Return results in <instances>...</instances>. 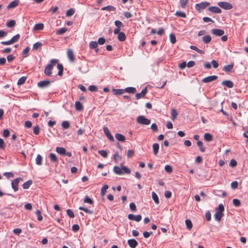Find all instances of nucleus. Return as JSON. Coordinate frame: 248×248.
<instances>
[{
    "label": "nucleus",
    "instance_id": "1",
    "mask_svg": "<svg viewBox=\"0 0 248 248\" xmlns=\"http://www.w3.org/2000/svg\"><path fill=\"white\" fill-rule=\"evenodd\" d=\"M57 65L59 70L58 75L62 76L63 73V66L62 64L58 63V60L57 59H52L50 63L48 64L45 68L44 73L46 76H50L51 75L52 70L54 66Z\"/></svg>",
    "mask_w": 248,
    "mask_h": 248
},
{
    "label": "nucleus",
    "instance_id": "2",
    "mask_svg": "<svg viewBox=\"0 0 248 248\" xmlns=\"http://www.w3.org/2000/svg\"><path fill=\"white\" fill-rule=\"evenodd\" d=\"M113 171L118 175H122L124 173L130 174L131 172L130 170L124 166H122L121 167L115 166L113 167Z\"/></svg>",
    "mask_w": 248,
    "mask_h": 248
},
{
    "label": "nucleus",
    "instance_id": "3",
    "mask_svg": "<svg viewBox=\"0 0 248 248\" xmlns=\"http://www.w3.org/2000/svg\"><path fill=\"white\" fill-rule=\"evenodd\" d=\"M20 38V35L17 34L13 36L10 40L7 41H2L1 44L3 45H10L17 42Z\"/></svg>",
    "mask_w": 248,
    "mask_h": 248
},
{
    "label": "nucleus",
    "instance_id": "4",
    "mask_svg": "<svg viewBox=\"0 0 248 248\" xmlns=\"http://www.w3.org/2000/svg\"><path fill=\"white\" fill-rule=\"evenodd\" d=\"M137 123L145 125H148L150 124L151 121L149 119L145 118L144 116H139L137 119Z\"/></svg>",
    "mask_w": 248,
    "mask_h": 248
},
{
    "label": "nucleus",
    "instance_id": "5",
    "mask_svg": "<svg viewBox=\"0 0 248 248\" xmlns=\"http://www.w3.org/2000/svg\"><path fill=\"white\" fill-rule=\"evenodd\" d=\"M210 5V3L208 2H202L195 5V9L199 12L202 10L205 9Z\"/></svg>",
    "mask_w": 248,
    "mask_h": 248
},
{
    "label": "nucleus",
    "instance_id": "6",
    "mask_svg": "<svg viewBox=\"0 0 248 248\" xmlns=\"http://www.w3.org/2000/svg\"><path fill=\"white\" fill-rule=\"evenodd\" d=\"M217 5L225 10H230L232 8V4L227 2H219Z\"/></svg>",
    "mask_w": 248,
    "mask_h": 248
},
{
    "label": "nucleus",
    "instance_id": "7",
    "mask_svg": "<svg viewBox=\"0 0 248 248\" xmlns=\"http://www.w3.org/2000/svg\"><path fill=\"white\" fill-rule=\"evenodd\" d=\"M20 181H23V179L21 178H17L12 182V187L15 191L18 190V186Z\"/></svg>",
    "mask_w": 248,
    "mask_h": 248
},
{
    "label": "nucleus",
    "instance_id": "8",
    "mask_svg": "<svg viewBox=\"0 0 248 248\" xmlns=\"http://www.w3.org/2000/svg\"><path fill=\"white\" fill-rule=\"evenodd\" d=\"M211 32L213 34L217 36H221L224 34V30L218 29H212Z\"/></svg>",
    "mask_w": 248,
    "mask_h": 248
},
{
    "label": "nucleus",
    "instance_id": "9",
    "mask_svg": "<svg viewBox=\"0 0 248 248\" xmlns=\"http://www.w3.org/2000/svg\"><path fill=\"white\" fill-rule=\"evenodd\" d=\"M51 82L49 80L40 81L37 83L38 86L40 88H45L48 87Z\"/></svg>",
    "mask_w": 248,
    "mask_h": 248
},
{
    "label": "nucleus",
    "instance_id": "10",
    "mask_svg": "<svg viewBox=\"0 0 248 248\" xmlns=\"http://www.w3.org/2000/svg\"><path fill=\"white\" fill-rule=\"evenodd\" d=\"M103 130H104V132L105 134L107 137V138L108 139V140L111 141H114V138L111 135L108 128L106 126H104Z\"/></svg>",
    "mask_w": 248,
    "mask_h": 248
},
{
    "label": "nucleus",
    "instance_id": "11",
    "mask_svg": "<svg viewBox=\"0 0 248 248\" xmlns=\"http://www.w3.org/2000/svg\"><path fill=\"white\" fill-rule=\"evenodd\" d=\"M217 78V76H210L203 78L202 80V81L203 83H208L214 81L216 80Z\"/></svg>",
    "mask_w": 248,
    "mask_h": 248
},
{
    "label": "nucleus",
    "instance_id": "12",
    "mask_svg": "<svg viewBox=\"0 0 248 248\" xmlns=\"http://www.w3.org/2000/svg\"><path fill=\"white\" fill-rule=\"evenodd\" d=\"M128 218L129 220H135L137 222H139L141 220V216L140 215L135 216L133 214H129L128 215Z\"/></svg>",
    "mask_w": 248,
    "mask_h": 248
},
{
    "label": "nucleus",
    "instance_id": "13",
    "mask_svg": "<svg viewBox=\"0 0 248 248\" xmlns=\"http://www.w3.org/2000/svg\"><path fill=\"white\" fill-rule=\"evenodd\" d=\"M147 93V88L145 87L142 90L141 93H138L136 94L135 96H136V99H139L140 98L144 97Z\"/></svg>",
    "mask_w": 248,
    "mask_h": 248
},
{
    "label": "nucleus",
    "instance_id": "14",
    "mask_svg": "<svg viewBox=\"0 0 248 248\" xmlns=\"http://www.w3.org/2000/svg\"><path fill=\"white\" fill-rule=\"evenodd\" d=\"M127 244L131 248H135L138 245V242L135 239H129Z\"/></svg>",
    "mask_w": 248,
    "mask_h": 248
},
{
    "label": "nucleus",
    "instance_id": "15",
    "mask_svg": "<svg viewBox=\"0 0 248 248\" xmlns=\"http://www.w3.org/2000/svg\"><path fill=\"white\" fill-rule=\"evenodd\" d=\"M42 46V43L41 42H37L33 45L32 49L35 51L40 50Z\"/></svg>",
    "mask_w": 248,
    "mask_h": 248
},
{
    "label": "nucleus",
    "instance_id": "16",
    "mask_svg": "<svg viewBox=\"0 0 248 248\" xmlns=\"http://www.w3.org/2000/svg\"><path fill=\"white\" fill-rule=\"evenodd\" d=\"M234 64L232 63L230 64L225 65L223 68V70L226 72H231L232 71Z\"/></svg>",
    "mask_w": 248,
    "mask_h": 248
},
{
    "label": "nucleus",
    "instance_id": "17",
    "mask_svg": "<svg viewBox=\"0 0 248 248\" xmlns=\"http://www.w3.org/2000/svg\"><path fill=\"white\" fill-rule=\"evenodd\" d=\"M18 4H19V0H15L11 2L8 4V5L7 6V9H10L14 8L16 7L17 6H18Z\"/></svg>",
    "mask_w": 248,
    "mask_h": 248
},
{
    "label": "nucleus",
    "instance_id": "18",
    "mask_svg": "<svg viewBox=\"0 0 248 248\" xmlns=\"http://www.w3.org/2000/svg\"><path fill=\"white\" fill-rule=\"evenodd\" d=\"M67 54L69 60L72 62H74L75 58L72 50L68 49L67 52Z\"/></svg>",
    "mask_w": 248,
    "mask_h": 248
},
{
    "label": "nucleus",
    "instance_id": "19",
    "mask_svg": "<svg viewBox=\"0 0 248 248\" xmlns=\"http://www.w3.org/2000/svg\"><path fill=\"white\" fill-rule=\"evenodd\" d=\"M209 11L217 14H220L221 13V10L220 8L217 6H212L208 8Z\"/></svg>",
    "mask_w": 248,
    "mask_h": 248
},
{
    "label": "nucleus",
    "instance_id": "20",
    "mask_svg": "<svg viewBox=\"0 0 248 248\" xmlns=\"http://www.w3.org/2000/svg\"><path fill=\"white\" fill-rule=\"evenodd\" d=\"M221 84L229 88H232L234 86L233 83L231 80H224L222 82Z\"/></svg>",
    "mask_w": 248,
    "mask_h": 248
},
{
    "label": "nucleus",
    "instance_id": "21",
    "mask_svg": "<svg viewBox=\"0 0 248 248\" xmlns=\"http://www.w3.org/2000/svg\"><path fill=\"white\" fill-rule=\"evenodd\" d=\"M223 213L217 211H216V213L214 215L215 219L217 221H220L222 217L223 216Z\"/></svg>",
    "mask_w": 248,
    "mask_h": 248
},
{
    "label": "nucleus",
    "instance_id": "22",
    "mask_svg": "<svg viewBox=\"0 0 248 248\" xmlns=\"http://www.w3.org/2000/svg\"><path fill=\"white\" fill-rule=\"evenodd\" d=\"M117 38L120 41H124L126 39L125 34L124 32H121L118 34Z\"/></svg>",
    "mask_w": 248,
    "mask_h": 248
},
{
    "label": "nucleus",
    "instance_id": "23",
    "mask_svg": "<svg viewBox=\"0 0 248 248\" xmlns=\"http://www.w3.org/2000/svg\"><path fill=\"white\" fill-rule=\"evenodd\" d=\"M56 151L58 154L61 155H65V154H66V150L63 147H57L56 149Z\"/></svg>",
    "mask_w": 248,
    "mask_h": 248
},
{
    "label": "nucleus",
    "instance_id": "24",
    "mask_svg": "<svg viewBox=\"0 0 248 248\" xmlns=\"http://www.w3.org/2000/svg\"><path fill=\"white\" fill-rule=\"evenodd\" d=\"M44 27V24L43 23H38L35 25L33 30L34 31L42 30H43Z\"/></svg>",
    "mask_w": 248,
    "mask_h": 248
},
{
    "label": "nucleus",
    "instance_id": "25",
    "mask_svg": "<svg viewBox=\"0 0 248 248\" xmlns=\"http://www.w3.org/2000/svg\"><path fill=\"white\" fill-rule=\"evenodd\" d=\"M115 138L118 141L124 142L125 140V137L119 133H117L115 134Z\"/></svg>",
    "mask_w": 248,
    "mask_h": 248
},
{
    "label": "nucleus",
    "instance_id": "26",
    "mask_svg": "<svg viewBox=\"0 0 248 248\" xmlns=\"http://www.w3.org/2000/svg\"><path fill=\"white\" fill-rule=\"evenodd\" d=\"M159 145L158 143H155L153 144V152H154V154L155 155H156L157 154V153L158 152V150H159Z\"/></svg>",
    "mask_w": 248,
    "mask_h": 248
},
{
    "label": "nucleus",
    "instance_id": "27",
    "mask_svg": "<svg viewBox=\"0 0 248 248\" xmlns=\"http://www.w3.org/2000/svg\"><path fill=\"white\" fill-rule=\"evenodd\" d=\"M101 10L105 11L107 10L108 11H114L116 10V8L114 6H111V5H108L106 7H104L101 8Z\"/></svg>",
    "mask_w": 248,
    "mask_h": 248
},
{
    "label": "nucleus",
    "instance_id": "28",
    "mask_svg": "<svg viewBox=\"0 0 248 248\" xmlns=\"http://www.w3.org/2000/svg\"><path fill=\"white\" fill-rule=\"evenodd\" d=\"M202 40L205 44H208L211 41V37L209 35H205L202 37Z\"/></svg>",
    "mask_w": 248,
    "mask_h": 248
},
{
    "label": "nucleus",
    "instance_id": "29",
    "mask_svg": "<svg viewBox=\"0 0 248 248\" xmlns=\"http://www.w3.org/2000/svg\"><path fill=\"white\" fill-rule=\"evenodd\" d=\"M152 198H153V200L155 202L156 204H159V200L158 197L157 195H156V194L154 191L152 192Z\"/></svg>",
    "mask_w": 248,
    "mask_h": 248
},
{
    "label": "nucleus",
    "instance_id": "30",
    "mask_svg": "<svg viewBox=\"0 0 248 248\" xmlns=\"http://www.w3.org/2000/svg\"><path fill=\"white\" fill-rule=\"evenodd\" d=\"M124 93L127 92L128 93H134L136 92V89L134 87H127L124 89Z\"/></svg>",
    "mask_w": 248,
    "mask_h": 248
},
{
    "label": "nucleus",
    "instance_id": "31",
    "mask_svg": "<svg viewBox=\"0 0 248 248\" xmlns=\"http://www.w3.org/2000/svg\"><path fill=\"white\" fill-rule=\"evenodd\" d=\"M78 209L80 210H82V211H84L86 213H87L88 214L92 215L93 214V211L92 210H90L87 208H85V207H84L82 206H80V207H79Z\"/></svg>",
    "mask_w": 248,
    "mask_h": 248
},
{
    "label": "nucleus",
    "instance_id": "32",
    "mask_svg": "<svg viewBox=\"0 0 248 248\" xmlns=\"http://www.w3.org/2000/svg\"><path fill=\"white\" fill-rule=\"evenodd\" d=\"M113 158L116 163H118L122 159L121 156L119 155L118 152L115 153L113 155Z\"/></svg>",
    "mask_w": 248,
    "mask_h": 248
},
{
    "label": "nucleus",
    "instance_id": "33",
    "mask_svg": "<svg viewBox=\"0 0 248 248\" xmlns=\"http://www.w3.org/2000/svg\"><path fill=\"white\" fill-rule=\"evenodd\" d=\"M16 22L15 20H11L6 23V26L8 28H12L16 25Z\"/></svg>",
    "mask_w": 248,
    "mask_h": 248
},
{
    "label": "nucleus",
    "instance_id": "34",
    "mask_svg": "<svg viewBox=\"0 0 248 248\" xmlns=\"http://www.w3.org/2000/svg\"><path fill=\"white\" fill-rule=\"evenodd\" d=\"M204 139L207 141H211L213 140V137L210 134L206 133L204 135Z\"/></svg>",
    "mask_w": 248,
    "mask_h": 248
},
{
    "label": "nucleus",
    "instance_id": "35",
    "mask_svg": "<svg viewBox=\"0 0 248 248\" xmlns=\"http://www.w3.org/2000/svg\"><path fill=\"white\" fill-rule=\"evenodd\" d=\"M36 164L38 165H41L42 163V157L41 155H38L36 159Z\"/></svg>",
    "mask_w": 248,
    "mask_h": 248
},
{
    "label": "nucleus",
    "instance_id": "36",
    "mask_svg": "<svg viewBox=\"0 0 248 248\" xmlns=\"http://www.w3.org/2000/svg\"><path fill=\"white\" fill-rule=\"evenodd\" d=\"M170 42L174 44L176 43V39L175 35L173 33H170L169 36Z\"/></svg>",
    "mask_w": 248,
    "mask_h": 248
},
{
    "label": "nucleus",
    "instance_id": "37",
    "mask_svg": "<svg viewBox=\"0 0 248 248\" xmlns=\"http://www.w3.org/2000/svg\"><path fill=\"white\" fill-rule=\"evenodd\" d=\"M97 46V43L96 41H91L89 43V47L91 49L96 48Z\"/></svg>",
    "mask_w": 248,
    "mask_h": 248
},
{
    "label": "nucleus",
    "instance_id": "38",
    "mask_svg": "<svg viewBox=\"0 0 248 248\" xmlns=\"http://www.w3.org/2000/svg\"><path fill=\"white\" fill-rule=\"evenodd\" d=\"M197 145L200 147V150L202 152H204L205 148L202 146L203 143L201 141H198L197 142Z\"/></svg>",
    "mask_w": 248,
    "mask_h": 248
},
{
    "label": "nucleus",
    "instance_id": "39",
    "mask_svg": "<svg viewBox=\"0 0 248 248\" xmlns=\"http://www.w3.org/2000/svg\"><path fill=\"white\" fill-rule=\"evenodd\" d=\"M75 12V10L74 8H70L66 12V16H71L74 14Z\"/></svg>",
    "mask_w": 248,
    "mask_h": 248
},
{
    "label": "nucleus",
    "instance_id": "40",
    "mask_svg": "<svg viewBox=\"0 0 248 248\" xmlns=\"http://www.w3.org/2000/svg\"><path fill=\"white\" fill-rule=\"evenodd\" d=\"M35 214L37 217L38 221H41L43 220V217L42 216L41 212L38 210L36 211Z\"/></svg>",
    "mask_w": 248,
    "mask_h": 248
},
{
    "label": "nucleus",
    "instance_id": "41",
    "mask_svg": "<svg viewBox=\"0 0 248 248\" xmlns=\"http://www.w3.org/2000/svg\"><path fill=\"white\" fill-rule=\"evenodd\" d=\"M178 113L176 109H172L171 112V119L174 121L177 117Z\"/></svg>",
    "mask_w": 248,
    "mask_h": 248
},
{
    "label": "nucleus",
    "instance_id": "42",
    "mask_svg": "<svg viewBox=\"0 0 248 248\" xmlns=\"http://www.w3.org/2000/svg\"><path fill=\"white\" fill-rule=\"evenodd\" d=\"M188 1V0H180V4L181 7L185 9L186 7V4Z\"/></svg>",
    "mask_w": 248,
    "mask_h": 248
},
{
    "label": "nucleus",
    "instance_id": "43",
    "mask_svg": "<svg viewBox=\"0 0 248 248\" xmlns=\"http://www.w3.org/2000/svg\"><path fill=\"white\" fill-rule=\"evenodd\" d=\"M113 92L116 95H120L124 93V89H114Z\"/></svg>",
    "mask_w": 248,
    "mask_h": 248
},
{
    "label": "nucleus",
    "instance_id": "44",
    "mask_svg": "<svg viewBox=\"0 0 248 248\" xmlns=\"http://www.w3.org/2000/svg\"><path fill=\"white\" fill-rule=\"evenodd\" d=\"M26 79H27V78L26 77H22L20 78L17 81V84L18 85H21L25 83Z\"/></svg>",
    "mask_w": 248,
    "mask_h": 248
},
{
    "label": "nucleus",
    "instance_id": "45",
    "mask_svg": "<svg viewBox=\"0 0 248 248\" xmlns=\"http://www.w3.org/2000/svg\"><path fill=\"white\" fill-rule=\"evenodd\" d=\"M98 153L103 157L107 158L108 156V152L105 150H99Z\"/></svg>",
    "mask_w": 248,
    "mask_h": 248
},
{
    "label": "nucleus",
    "instance_id": "46",
    "mask_svg": "<svg viewBox=\"0 0 248 248\" xmlns=\"http://www.w3.org/2000/svg\"><path fill=\"white\" fill-rule=\"evenodd\" d=\"M186 226L188 230H191L192 228V224L190 220L186 219Z\"/></svg>",
    "mask_w": 248,
    "mask_h": 248
},
{
    "label": "nucleus",
    "instance_id": "47",
    "mask_svg": "<svg viewBox=\"0 0 248 248\" xmlns=\"http://www.w3.org/2000/svg\"><path fill=\"white\" fill-rule=\"evenodd\" d=\"M49 157L51 161H52V162H54L57 161V157L55 154L53 153H50L49 154Z\"/></svg>",
    "mask_w": 248,
    "mask_h": 248
},
{
    "label": "nucleus",
    "instance_id": "48",
    "mask_svg": "<svg viewBox=\"0 0 248 248\" xmlns=\"http://www.w3.org/2000/svg\"><path fill=\"white\" fill-rule=\"evenodd\" d=\"M232 203L234 206L236 207H239L241 205V202L240 200L237 199H234L232 200Z\"/></svg>",
    "mask_w": 248,
    "mask_h": 248
},
{
    "label": "nucleus",
    "instance_id": "49",
    "mask_svg": "<svg viewBox=\"0 0 248 248\" xmlns=\"http://www.w3.org/2000/svg\"><path fill=\"white\" fill-rule=\"evenodd\" d=\"M108 185H105V186H104L102 187L101 190V195L102 196H104L105 195V194H106L107 190L108 189Z\"/></svg>",
    "mask_w": 248,
    "mask_h": 248
},
{
    "label": "nucleus",
    "instance_id": "50",
    "mask_svg": "<svg viewBox=\"0 0 248 248\" xmlns=\"http://www.w3.org/2000/svg\"><path fill=\"white\" fill-rule=\"evenodd\" d=\"M31 185V180H28V181H27L26 182L24 183L23 184L22 186L24 189H28L29 188Z\"/></svg>",
    "mask_w": 248,
    "mask_h": 248
},
{
    "label": "nucleus",
    "instance_id": "51",
    "mask_svg": "<svg viewBox=\"0 0 248 248\" xmlns=\"http://www.w3.org/2000/svg\"><path fill=\"white\" fill-rule=\"evenodd\" d=\"M175 15L178 17H181L183 18H185L186 17V14L181 11H176L175 13Z\"/></svg>",
    "mask_w": 248,
    "mask_h": 248
},
{
    "label": "nucleus",
    "instance_id": "52",
    "mask_svg": "<svg viewBox=\"0 0 248 248\" xmlns=\"http://www.w3.org/2000/svg\"><path fill=\"white\" fill-rule=\"evenodd\" d=\"M62 126L63 129H68L70 126V124L68 121H64L62 124Z\"/></svg>",
    "mask_w": 248,
    "mask_h": 248
},
{
    "label": "nucleus",
    "instance_id": "53",
    "mask_svg": "<svg viewBox=\"0 0 248 248\" xmlns=\"http://www.w3.org/2000/svg\"><path fill=\"white\" fill-rule=\"evenodd\" d=\"M84 202L89 203L90 204H93V202L90 198H89L88 196H86L85 197V199L84 200Z\"/></svg>",
    "mask_w": 248,
    "mask_h": 248
},
{
    "label": "nucleus",
    "instance_id": "54",
    "mask_svg": "<svg viewBox=\"0 0 248 248\" xmlns=\"http://www.w3.org/2000/svg\"><path fill=\"white\" fill-rule=\"evenodd\" d=\"M114 24L117 28H119L121 29V27H124V25H123V23L119 20L115 21Z\"/></svg>",
    "mask_w": 248,
    "mask_h": 248
},
{
    "label": "nucleus",
    "instance_id": "55",
    "mask_svg": "<svg viewBox=\"0 0 248 248\" xmlns=\"http://www.w3.org/2000/svg\"><path fill=\"white\" fill-rule=\"evenodd\" d=\"M66 28H62L57 31V34H63L67 31Z\"/></svg>",
    "mask_w": 248,
    "mask_h": 248
},
{
    "label": "nucleus",
    "instance_id": "56",
    "mask_svg": "<svg viewBox=\"0 0 248 248\" xmlns=\"http://www.w3.org/2000/svg\"><path fill=\"white\" fill-rule=\"evenodd\" d=\"M165 170L167 172L169 173H171L172 171V167L170 165H166L165 167Z\"/></svg>",
    "mask_w": 248,
    "mask_h": 248
},
{
    "label": "nucleus",
    "instance_id": "57",
    "mask_svg": "<svg viewBox=\"0 0 248 248\" xmlns=\"http://www.w3.org/2000/svg\"><path fill=\"white\" fill-rule=\"evenodd\" d=\"M3 175L7 178H13L14 176V174L11 172H4Z\"/></svg>",
    "mask_w": 248,
    "mask_h": 248
},
{
    "label": "nucleus",
    "instance_id": "58",
    "mask_svg": "<svg viewBox=\"0 0 248 248\" xmlns=\"http://www.w3.org/2000/svg\"><path fill=\"white\" fill-rule=\"evenodd\" d=\"M66 213H67V215L69 217H70L71 218L74 217H75L74 214L73 212L72 211V210H71V209L67 210Z\"/></svg>",
    "mask_w": 248,
    "mask_h": 248
},
{
    "label": "nucleus",
    "instance_id": "59",
    "mask_svg": "<svg viewBox=\"0 0 248 248\" xmlns=\"http://www.w3.org/2000/svg\"><path fill=\"white\" fill-rule=\"evenodd\" d=\"M224 210V207L222 204H220L218 205V208L216 209V211L217 212L223 213Z\"/></svg>",
    "mask_w": 248,
    "mask_h": 248
},
{
    "label": "nucleus",
    "instance_id": "60",
    "mask_svg": "<svg viewBox=\"0 0 248 248\" xmlns=\"http://www.w3.org/2000/svg\"><path fill=\"white\" fill-rule=\"evenodd\" d=\"M224 210V207L222 204H220L218 205V208L216 209V211L217 212L223 213Z\"/></svg>",
    "mask_w": 248,
    "mask_h": 248
},
{
    "label": "nucleus",
    "instance_id": "61",
    "mask_svg": "<svg viewBox=\"0 0 248 248\" xmlns=\"http://www.w3.org/2000/svg\"><path fill=\"white\" fill-rule=\"evenodd\" d=\"M129 207H130V209L132 211H136V210H137L136 206L134 202H131V203H130Z\"/></svg>",
    "mask_w": 248,
    "mask_h": 248
},
{
    "label": "nucleus",
    "instance_id": "62",
    "mask_svg": "<svg viewBox=\"0 0 248 248\" xmlns=\"http://www.w3.org/2000/svg\"><path fill=\"white\" fill-rule=\"evenodd\" d=\"M40 132V127L37 125L33 128V133L35 135H38Z\"/></svg>",
    "mask_w": 248,
    "mask_h": 248
},
{
    "label": "nucleus",
    "instance_id": "63",
    "mask_svg": "<svg viewBox=\"0 0 248 248\" xmlns=\"http://www.w3.org/2000/svg\"><path fill=\"white\" fill-rule=\"evenodd\" d=\"M105 42H106V40L103 37H100L98 40V43L100 45H102L104 44Z\"/></svg>",
    "mask_w": 248,
    "mask_h": 248
},
{
    "label": "nucleus",
    "instance_id": "64",
    "mask_svg": "<svg viewBox=\"0 0 248 248\" xmlns=\"http://www.w3.org/2000/svg\"><path fill=\"white\" fill-rule=\"evenodd\" d=\"M134 155V151L132 150H129L127 151V156L128 158L133 156Z\"/></svg>",
    "mask_w": 248,
    "mask_h": 248
}]
</instances>
